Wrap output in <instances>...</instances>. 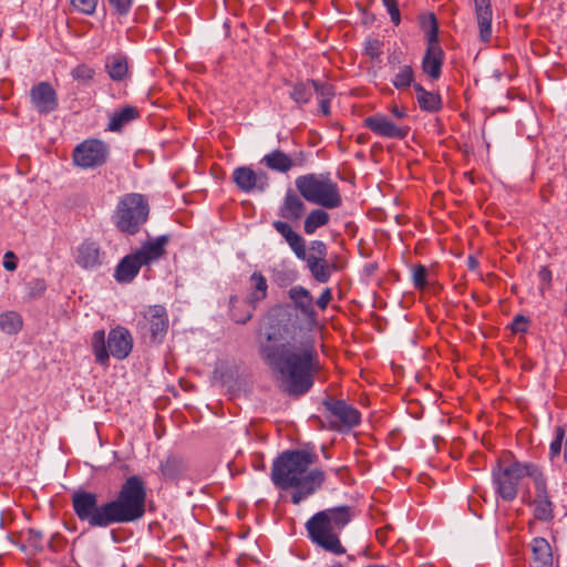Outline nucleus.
<instances>
[{"mask_svg": "<svg viewBox=\"0 0 567 567\" xmlns=\"http://www.w3.org/2000/svg\"><path fill=\"white\" fill-rule=\"evenodd\" d=\"M259 355L286 394L300 396L312 388L319 370L315 340L288 307L276 306L269 311Z\"/></svg>", "mask_w": 567, "mask_h": 567, "instance_id": "1", "label": "nucleus"}, {"mask_svg": "<svg viewBox=\"0 0 567 567\" xmlns=\"http://www.w3.org/2000/svg\"><path fill=\"white\" fill-rule=\"evenodd\" d=\"M316 462L315 453L285 451L274 461L271 481L280 489L291 491V502L298 505L315 494L324 481L322 471L310 468Z\"/></svg>", "mask_w": 567, "mask_h": 567, "instance_id": "2", "label": "nucleus"}, {"mask_svg": "<svg viewBox=\"0 0 567 567\" xmlns=\"http://www.w3.org/2000/svg\"><path fill=\"white\" fill-rule=\"evenodd\" d=\"M350 519L349 507H332L315 514L306 523V528L315 544L334 555H342L346 549L341 545L339 534Z\"/></svg>", "mask_w": 567, "mask_h": 567, "instance_id": "3", "label": "nucleus"}, {"mask_svg": "<svg viewBox=\"0 0 567 567\" xmlns=\"http://www.w3.org/2000/svg\"><path fill=\"white\" fill-rule=\"evenodd\" d=\"M146 487L136 475L122 485L116 499L107 502L111 525L140 519L145 513Z\"/></svg>", "mask_w": 567, "mask_h": 567, "instance_id": "4", "label": "nucleus"}, {"mask_svg": "<svg viewBox=\"0 0 567 567\" xmlns=\"http://www.w3.org/2000/svg\"><path fill=\"white\" fill-rule=\"evenodd\" d=\"M167 243V236H159L145 241L137 250L126 255L115 268V280L120 284L133 281L142 266H150L162 258Z\"/></svg>", "mask_w": 567, "mask_h": 567, "instance_id": "5", "label": "nucleus"}, {"mask_svg": "<svg viewBox=\"0 0 567 567\" xmlns=\"http://www.w3.org/2000/svg\"><path fill=\"white\" fill-rule=\"evenodd\" d=\"M296 187L309 203L332 209L341 206L342 198L338 184L329 174H306L296 178Z\"/></svg>", "mask_w": 567, "mask_h": 567, "instance_id": "6", "label": "nucleus"}, {"mask_svg": "<svg viewBox=\"0 0 567 567\" xmlns=\"http://www.w3.org/2000/svg\"><path fill=\"white\" fill-rule=\"evenodd\" d=\"M542 472L533 463L513 462L508 465H497L492 472L495 493L505 502H512L517 497L518 488L524 477H530L536 482Z\"/></svg>", "mask_w": 567, "mask_h": 567, "instance_id": "7", "label": "nucleus"}, {"mask_svg": "<svg viewBox=\"0 0 567 567\" xmlns=\"http://www.w3.org/2000/svg\"><path fill=\"white\" fill-rule=\"evenodd\" d=\"M133 348V339L130 331L123 327H116L109 332L105 340V331L96 330L92 336V350L95 361L101 365H106L110 355L117 360L128 357Z\"/></svg>", "mask_w": 567, "mask_h": 567, "instance_id": "8", "label": "nucleus"}, {"mask_svg": "<svg viewBox=\"0 0 567 567\" xmlns=\"http://www.w3.org/2000/svg\"><path fill=\"white\" fill-rule=\"evenodd\" d=\"M148 217V204L141 194L124 195L114 214L115 225L121 231L135 234Z\"/></svg>", "mask_w": 567, "mask_h": 567, "instance_id": "9", "label": "nucleus"}, {"mask_svg": "<svg viewBox=\"0 0 567 567\" xmlns=\"http://www.w3.org/2000/svg\"><path fill=\"white\" fill-rule=\"evenodd\" d=\"M73 509L81 522L91 527H107L111 525L107 503L99 506L94 493L80 491L72 495Z\"/></svg>", "mask_w": 567, "mask_h": 567, "instance_id": "10", "label": "nucleus"}, {"mask_svg": "<svg viewBox=\"0 0 567 567\" xmlns=\"http://www.w3.org/2000/svg\"><path fill=\"white\" fill-rule=\"evenodd\" d=\"M422 24L427 41V48L422 60V70L432 80H437L442 73L445 54L439 43V27L434 14H430Z\"/></svg>", "mask_w": 567, "mask_h": 567, "instance_id": "11", "label": "nucleus"}, {"mask_svg": "<svg viewBox=\"0 0 567 567\" xmlns=\"http://www.w3.org/2000/svg\"><path fill=\"white\" fill-rule=\"evenodd\" d=\"M327 420L331 430L348 432L361 422V413L344 400L327 399L323 401Z\"/></svg>", "mask_w": 567, "mask_h": 567, "instance_id": "12", "label": "nucleus"}, {"mask_svg": "<svg viewBox=\"0 0 567 567\" xmlns=\"http://www.w3.org/2000/svg\"><path fill=\"white\" fill-rule=\"evenodd\" d=\"M110 155L109 145L96 138H89L75 146L73 163L84 169L95 168L106 163Z\"/></svg>", "mask_w": 567, "mask_h": 567, "instance_id": "13", "label": "nucleus"}, {"mask_svg": "<svg viewBox=\"0 0 567 567\" xmlns=\"http://www.w3.org/2000/svg\"><path fill=\"white\" fill-rule=\"evenodd\" d=\"M233 181L245 193L264 192L269 185L267 173L254 171L249 166L237 167L233 173Z\"/></svg>", "mask_w": 567, "mask_h": 567, "instance_id": "14", "label": "nucleus"}, {"mask_svg": "<svg viewBox=\"0 0 567 567\" xmlns=\"http://www.w3.org/2000/svg\"><path fill=\"white\" fill-rule=\"evenodd\" d=\"M105 258L104 251L96 241L86 239L81 243L74 252L75 264L84 270H94L102 266Z\"/></svg>", "mask_w": 567, "mask_h": 567, "instance_id": "15", "label": "nucleus"}, {"mask_svg": "<svg viewBox=\"0 0 567 567\" xmlns=\"http://www.w3.org/2000/svg\"><path fill=\"white\" fill-rule=\"evenodd\" d=\"M364 126L372 131L374 134L385 138L402 140L408 136L410 132L409 126H400L391 122L383 114H374L364 118Z\"/></svg>", "mask_w": 567, "mask_h": 567, "instance_id": "16", "label": "nucleus"}, {"mask_svg": "<svg viewBox=\"0 0 567 567\" xmlns=\"http://www.w3.org/2000/svg\"><path fill=\"white\" fill-rule=\"evenodd\" d=\"M30 100L33 107L42 114L56 110L58 95L49 82H40L30 90Z\"/></svg>", "mask_w": 567, "mask_h": 567, "instance_id": "17", "label": "nucleus"}, {"mask_svg": "<svg viewBox=\"0 0 567 567\" xmlns=\"http://www.w3.org/2000/svg\"><path fill=\"white\" fill-rule=\"evenodd\" d=\"M145 327L148 328L153 341H161L168 329V315L163 306H150L143 311Z\"/></svg>", "mask_w": 567, "mask_h": 567, "instance_id": "18", "label": "nucleus"}, {"mask_svg": "<svg viewBox=\"0 0 567 567\" xmlns=\"http://www.w3.org/2000/svg\"><path fill=\"white\" fill-rule=\"evenodd\" d=\"M534 486L536 493L534 501L535 517L540 520H549L553 518V503L549 499L543 473L537 476Z\"/></svg>", "mask_w": 567, "mask_h": 567, "instance_id": "19", "label": "nucleus"}, {"mask_svg": "<svg viewBox=\"0 0 567 567\" xmlns=\"http://www.w3.org/2000/svg\"><path fill=\"white\" fill-rule=\"evenodd\" d=\"M532 551L530 567H553V549L548 540L544 537H535L529 544Z\"/></svg>", "mask_w": 567, "mask_h": 567, "instance_id": "20", "label": "nucleus"}, {"mask_svg": "<svg viewBox=\"0 0 567 567\" xmlns=\"http://www.w3.org/2000/svg\"><path fill=\"white\" fill-rule=\"evenodd\" d=\"M272 227L285 238L297 258L306 257V240L284 220H276Z\"/></svg>", "mask_w": 567, "mask_h": 567, "instance_id": "21", "label": "nucleus"}, {"mask_svg": "<svg viewBox=\"0 0 567 567\" xmlns=\"http://www.w3.org/2000/svg\"><path fill=\"white\" fill-rule=\"evenodd\" d=\"M305 210L306 205L302 199L292 190H288L279 206L278 215L288 221H298L303 216Z\"/></svg>", "mask_w": 567, "mask_h": 567, "instance_id": "22", "label": "nucleus"}, {"mask_svg": "<svg viewBox=\"0 0 567 567\" xmlns=\"http://www.w3.org/2000/svg\"><path fill=\"white\" fill-rule=\"evenodd\" d=\"M268 296V281L260 271H254L249 277V288L246 297L247 302L256 307Z\"/></svg>", "mask_w": 567, "mask_h": 567, "instance_id": "23", "label": "nucleus"}, {"mask_svg": "<svg viewBox=\"0 0 567 567\" xmlns=\"http://www.w3.org/2000/svg\"><path fill=\"white\" fill-rule=\"evenodd\" d=\"M261 163L265 164L269 169L279 172V173H287L295 166H301V161L297 162L293 161L288 154L280 150H275L268 154H266Z\"/></svg>", "mask_w": 567, "mask_h": 567, "instance_id": "24", "label": "nucleus"}, {"mask_svg": "<svg viewBox=\"0 0 567 567\" xmlns=\"http://www.w3.org/2000/svg\"><path fill=\"white\" fill-rule=\"evenodd\" d=\"M476 19L480 30V38L483 42H488L492 38L493 10L489 2H476Z\"/></svg>", "mask_w": 567, "mask_h": 567, "instance_id": "25", "label": "nucleus"}, {"mask_svg": "<svg viewBox=\"0 0 567 567\" xmlns=\"http://www.w3.org/2000/svg\"><path fill=\"white\" fill-rule=\"evenodd\" d=\"M289 299L295 308L308 316L313 312V298L308 289L302 286H293L288 291Z\"/></svg>", "mask_w": 567, "mask_h": 567, "instance_id": "26", "label": "nucleus"}, {"mask_svg": "<svg viewBox=\"0 0 567 567\" xmlns=\"http://www.w3.org/2000/svg\"><path fill=\"white\" fill-rule=\"evenodd\" d=\"M307 262V266L313 278L321 284L329 281L331 269L326 258H315V254H307L306 257L299 258Z\"/></svg>", "mask_w": 567, "mask_h": 567, "instance_id": "27", "label": "nucleus"}, {"mask_svg": "<svg viewBox=\"0 0 567 567\" xmlns=\"http://www.w3.org/2000/svg\"><path fill=\"white\" fill-rule=\"evenodd\" d=\"M414 90L416 92V101L421 110L426 112H437L442 107V100L439 94L426 91L420 84H414Z\"/></svg>", "mask_w": 567, "mask_h": 567, "instance_id": "28", "label": "nucleus"}, {"mask_svg": "<svg viewBox=\"0 0 567 567\" xmlns=\"http://www.w3.org/2000/svg\"><path fill=\"white\" fill-rule=\"evenodd\" d=\"M105 68L113 81H123L128 74L127 59L122 54L109 56Z\"/></svg>", "mask_w": 567, "mask_h": 567, "instance_id": "29", "label": "nucleus"}, {"mask_svg": "<svg viewBox=\"0 0 567 567\" xmlns=\"http://www.w3.org/2000/svg\"><path fill=\"white\" fill-rule=\"evenodd\" d=\"M138 116V111L134 106H124L117 112H114L110 118L107 128L112 132H118L127 123L134 121Z\"/></svg>", "mask_w": 567, "mask_h": 567, "instance_id": "30", "label": "nucleus"}, {"mask_svg": "<svg viewBox=\"0 0 567 567\" xmlns=\"http://www.w3.org/2000/svg\"><path fill=\"white\" fill-rule=\"evenodd\" d=\"M329 214L323 209H313L305 219L303 230L308 235H312L319 227L329 223Z\"/></svg>", "mask_w": 567, "mask_h": 567, "instance_id": "31", "label": "nucleus"}, {"mask_svg": "<svg viewBox=\"0 0 567 567\" xmlns=\"http://www.w3.org/2000/svg\"><path fill=\"white\" fill-rule=\"evenodd\" d=\"M22 328V318L14 311H7L0 315V329L8 334H16Z\"/></svg>", "mask_w": 567, "mask_h": 567, "instance_id": "32", "label": "nucleus"}, {"mask_svg": "<svg viewBox=\"0 0 567 567\" xmlns=\"http://www.w3.org/2000/svg\"><path fill=\"white\" fill-rule=\"evenodd\" d=\"M391 82L398 90H404L411 86L414 82V71L412 66L408 64L400 65Z\"/></svg>", "mask_w": 567, "mask_h": 567, "instance_id": "33", "label": "nucleus"}, {"mask_svg": "<svg viewBox=\"0 0 567 567\" xmlns=\"http://www.w3.org/2000/svg\"><path fill=\"white\" fill-rule=\"evenodd\" d=\"M313 95V81L300 82L293 85L290 97L298 104L308 103Z\"/></svg>", "mask_w": 567, "mask_h": 567, "instance_id": "34", "label": "nucleus"}, {"mask_svg": "<svg viewBox=\"0 0 567 567\" xmlns=\"http://www.w3.org/2000/svg\"><path fill=\"white\" fill-rule=\"evenodd\" d=\"M95 74V70L86 64H79L71 71L73 80L83 84L89 83Z\"/></svg>", "mask_w": 567, "mask_h": 567, "instance_id": "35", "label": "nucleus"}, {"mask_svg": "<svg viewBox=\"0 0 567 567\" xmlns=\"http://www.w3.org/2000/svg\"><path fill=\"white\" fill-rule=\"evenodd\" d=\"M313 93L319 101H331L336 92L331 84L327 82L313 81Z\"/></svg>", "mask_w": 567, "mask_h": 567, "instance_id": "36", "label": "nucleus"}, {"mask_svg": "<svg viewBox=\"0 0 567 567\" xmlns=\"http://www.w3.org/2000/svg\"><path fill=\"white\" fill-rule=\"evenodd\" d=\"M563 443L565 444V431L563 427H557L556 437L549 446V457L551 461L560 455Z\"/></svg>", "mask_w": 567, "mask_h": 567, "instance_id": "37", "label": "nucleus"}, {"mask_svg": "<svg viewBox=\"0 0 567 567\" xmlns=\"http://www.w3.org/2000/svg\"><path fill=\"white\" fill-rule=\"evenodd\" d=\"M27 543L28 546L34 550H42L43 548V535L40 530L29 529L27 532Z\"/></svg>", "mask_w": 567, "mask_h": 567, "instance_id": "38", "label": "nucleus"}, {"mask_svg": "<svg viewBox=\"0 0 567 567\" xmlns=\"http://www.w3.org/2000/svg\"><path fill=\"white\" fill-rule=\"evenodd\" d=\"M426 276H427V269L422 266L417 265L413 269V284L415 288L423 289L426 286Z\"/></svg>", "mask_w": 567, "mask_h": 567, "instance_id": "39", "label": "nucleus"}, {"mask_svg": "<svg viewBox=\"0 0 567 567\" xmlns=\"http://www.w3.org/2000/svg\"><path fill=\"white\" fill-rule=\"evenodd\" d=\"M29 288V296L31 298H39L41 297L44 291L47 290V284L43 279H33L28 285Z\"/></svg>", "mask_w": 567, "mask_h": 567, "instance_id": "40", "label": "nucleus"}, {"mask_svg": "<svg viewBox=\"0 0 567 567\" xmlns=\"http://www.w3.org/2000/svg\"><path fill=\"white\" fill-rule=\"evenodd\" d=\"M364 50L371 59H377L382 53V43L378 39H370L367 41Z\"/></svg>", "mask_w": 567, "mask_h": 567, "instance_id": "41", "label": "nucleus"}, {"mask_svg": "<svg viewBox=\"0 0 567 567\" xmlns=\"http://www.w3.org/2000/svg\"><path fill=\"white\" fill-rule=\"evenodd\" d=\"M96 3L97 2H71V7L74 11L84 13V14H92L96 10Z\"/></svg>", "mask_w": 567, "mask_h": 567, "instance_id": "42", "label": "nucleus"}, {"mask_svg": "<svg viewBox=\"0 0 567 567\" xmlns=\"http://www.w3.org/2000/svg\"><path fill=\"white\" fill-rule=\"evenodd\" d=\"M309 254H315V258H326V256H327L326 244L321 240L311 241Z\"/></svg>", "mask_w": 567, "mask_h": 567, "instance_id": "43", "label": "nucleus"}, {"mask_svg": "<svg viewBox=\"0 0 567 567\" xmlns=\"http://www.w3.org/2000/svg\"><path fill=\"white\" fill-rule=\"evenodd\" d=\"M3 267L8 271H14L18 267L17 257L14 252L7 251L3 257Z\"/></svg>", "mask_w": 567, "mask_h": 567, "instance_id": "44", "label": "nucleus"}, {"mask_svg": "<svg viewBox=\"0 0 567 567\" xmlns=\"http://www.w3.org/2000/svg\"><path fill=\"white\" fill-rule=\"evenodd\" d=\"M528 321L524 316H516L512 323V329L514 332H525L527 330Z\"/></svg>", "mask_w": 567, "mask_h": 567, "instance_id": "45", "label": "nucleus"}, {"mask_svg": "<svg viewBox=\"0 0 567 567\" xmlns=\"http://www.w3.org/2000/svg\"><path fill=\"white\" fill-rule=\"evenodd\" d=\"M332 299V292H331V289L330 288H326L321 295L319 296V298L317 299L316 303L317 306L323 310L327 308V306L329 305V302L331 301Z\"/></svg>", "mask_w": 567, "mask_h": 567, "instance_id": "46", "label": "nucleus"}, {"mask_svg": "<svg viewBox=\"0 0 567 567\" xmlns=\"http://www.w3.org/2000/svg\"><path fill=\"white\" fill-rule=\"evenodd\" d=\"M388 9V12L391 17V20L394 24H399L401 21L400 10L396 6V2H384Z\"/></svg>", "mask_w": 567, "mask_h": 567, "instance_id": "47", "label": "nucleus"}, {"mask_svg": "<svg viewBox=\"0 0 567 567\" xmlns=\"http://www.w3.org/2000/svg\"><path fill=\"white\" fill-rule=\"evenodd\" d=\"M295 278L296 276L293 274L278 272L276 276V281L279 287H286L292 282Z\"/></svg>", "mask_w": 567, "mask_h": 567, "instance_id": "48", "label": "nucleus"}, {"mask_svg": "<svg viewBox=\"0 0 567 567\" xmlns=\"http://www.w3.org/2000/svg\"><path fill=\"white\" fill-rule=\"evenodd\" d=\"M176 465V461L174 458L172 460H167L163 465H162V472L165 476L167 477H175V472H174V467Z\"/></svg>", "mask_w": 567, "mask_h": 567, "instance_id": "49", "label": "nucleus"}, {"mask_svg": "<svg viewBox=\"0 0 567 567\" xmlns=\"http://www.w3.org/2000/svg\"><path fill=\"white\" fill-rule=\"evenodd\" d=\"M116 13L124 16L131 9V2H111Z\"/></svg>", "mask_w": 567, "mask_h": 567, "instance_id": "50", "label": "nucleus"}, {"mask_svg": "<svg viewBox=\"0 0 567 567\" xmlns=\"http://www.w3.org/2000/svg\"><path fill=\"white\" fill-rule=\"evenodd\" d=\"M390 112L396 118H404L406 116V111L404 107H399L396 104L390 106Z\"/></svg>", "mask_w": 567, "mask_h": 567, "instance_id": "51", "label": "nucleus"}, {"mask_svg": "<svg viewBox=\"0 0 567 567\" xmlns=\"http://www.w3.org/2000/svg\"><path fill=\"white\" fill-rule=\"evenodd\" d=\"M320 111L323 115L330 114V101H319Z\"/></svg>", "mask_w": 567, "mask_h": 567, "instance_id": "52", "label": "nucleus"}, {"mask_svg": "<svg viewBox=\"0 0 567 567\" xmlns=\"http://www.w3.org/2000/svg\"><path fill=\"white\" fill-rule=\"evenodd\" d=\"M163 4H165V2H161V1H157V2H156V7H157L159 10H163V11L167 10V8H164V6H163Z\"/></svg>", "mask_w": 567, "mask_h": 567, "instance_id": "53", "label": "nucleus"}, {"mask_svg": "<svg viewBox=\"0 0 567 567\" xmlns=\"http://www.w3.org/2000/svg\"><path fill=\"white\" fill-rule=\"evenodd\" d=\"M468 262H470V267H471V268H474V267H475V265H476L475 259H474V258H472V257H470Z\"/></svg>", "mask_w": 567, "mask_h": 567, "instance_id": "54", "label": "nucleus"}, {"mask_svg": "<svg viewBox=\"0 0 567 567\" xmlns=\"http://www.w3.org/2000/svg\"><path fill=\"white\" fill-rule=\"evenodd\" d=\"M250 317H251L250 315H249V316H247V318H246V319H244L241 322H243V323H244V322H246L248 319H250Z\"/></svg>", "mask_w": 567, "mask_h": 567, "instance_id": "55", "label": "nucleus"}]
</instances>
